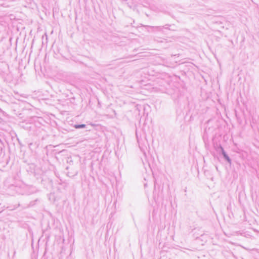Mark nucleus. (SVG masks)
Returning <instances> with one entry per match:
<instances>
[{"label": "nucleus", "mask_w": 259, "mask_h": 259, "mask_svg": "<svg viewBox=\"0 0 259 259\" xmlns=\"http://www.w3.org/2000/svg\"><path fill=\"white\" fill-rule=\"evenodd\" d=\"M85 127L84 124L78 125L75 126L76 128H80V127Z\"/></svg>", "instance_id": "obj_1"}]
</instances>
